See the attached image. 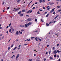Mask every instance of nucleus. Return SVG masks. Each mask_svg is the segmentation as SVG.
<instances>
[{"label": "nucleus", "mask_w": 61, "mask_h": 61, "mask_svg": "<svg viewBox=\"0 0 61 61\" xmlns=\"http://www.w3.org/2000/svg\"><path fill=\"white\" fill-rule=\"evenodd\" d=\"M35 38V37H32L31 38V39H33V38Z\"/></svg>", "instance_id": "56"}, {"label": "nucleus", "mask_w": 61, "mask_h": 61, "mask_svg": "<svg viewBox=\"0 0 61 61\" xmlns=\"http://www.w3.org/2000/svg\"><path fill=\"white\" fill-rule=\"evenodd\" d=\"M49 58H50V59H51V60H52V59H53V58H52L51 57H49Z\"/></svg>", "instance_id": "23"}, {"label": "nucleus", "mask_w": 61, "mask_h": 61, "mask_svg": "<svg viewBox=\"0 0 61 61\" xmlns=\"http://www.w3.org/2000/svg\"><path fill=\"white\" fill-rule=\"evenodd\" d=\"M49 13H48V14H47L46 15V17H48V16H49Z\"/></svg>", "instance_id": "14"}, {"label": "nucleus", "mask_w": 61, "mask_h": 61, "mask_svg": "<svg viewBox=\"0 0 61 61\" xmlns=\"http://www.w3.org/2000/svg\"><path fill=\"white\" fill-rule=\"evenodd\" d=\"M4 36H3V37H2V39H4Z\"/></svg>", "instance_id": "63"}, {"label": "nucleus", "mask_w": 61, "mask_h": 61, "mask_svg": "<svg viewBox=\"0 0 61 61\" xmlns=\"http://www.w3.org/2000/svg\"><path fill=\"white\" fill-rule=\"evenodd\" d=\"M17 48V47H15V48L13 49V50H15V49H16V48Z\"/></svg>", "instance_id": "25"}, {"label": "nucleus", "mask_w": 61, "mask_h": 61, "mask_svg": "<svg viewBox=\"0 0 61 61\" xmlns=\"http://www.w3.org/2000/svg\"><path fill=\"white\" fill-rule=\"evenodd\" d=\"M42 0H39V2L40 3H42Z\"/></svg>", "instance_id": "17"}, {"label": "nucleus", "mask_w": 61, "mask_h": 61, "mask_svg": "<svg viewBox=\"0 0 61 61\" xmlns=\"http://www.w3.org/2000/svg\"><path fill=\"white\" fill-rule=\"evenodd\" d=\"M42 2H45V0H43L42 1Z\"/></svg>", "instance_id": "43"}, {"label": "nucleus", "mask_w": 61, "mask_h": 61, "mask_svg": "<svg viewBox=\"0 0 61 61\" xmlns=\"http://www.w3.org/2000/svg\"><path fill=\"white\" fill-rule=\"evenodd\" d=\"M55 35H56V36H57V37H58V34L57 33Z\"/></svg>", "instance_id": "27"}, {"label": "nucleus", "mask_w": 61, "mask_h": 61, "mask_svg": "<svg viewBox=\"0 0 61 61\" xmlns=\"http://www.w3.org/2000/svg\"><path fill=\"white\" fill-rule=\"evenodd\" d=\"M9 8H10L9 7H8L7 8V9H9Z\"/></svg>", "instance_id": "50"}, {"label": "nucleus", "mask_w": 61, "mask_h": 61, "mask_svg": "<svg viewBox=\"0 0 61 61\" xmlns=\"http://www.w3.org/2000/svg\"><path fill=\"white\" fill-rule=\"evenodd\" d=\"M57 53H59L60 52V51H59L58 50H57Z\"/></svg>", "instance_id": "44"}, {"label": "nucleus", "mask_w": 61, "mask_h": 61, "mask_svg": "<svg viewBox=\"0 0 61 61\" xmlns=\"http://www.w3.org/2000/svg\"><path fill=\"white\" fill-rule=\"evenodd\" d=\"M21 14V11H19L18 13V14H19V15H20Z\"/></svg>", "instance_id": "9"}, {"label": "nucleus", "mask_w": 61, "mask_h": 61, "mask_svg": "<svg viewBox=\"0 0 61 61\" xmlns=\"http://www.w3.org/2000/svg\"><path fill=\"white\" fill-rule=\"evenodd\" d=\"M46 25L47 26H49V24H48V23H46Z\"/></svg>", "instance_id": "10"}, {"label": "nucleus", "mask_w": 61, "mask_h": 61, "mask_svg": "<svg viewBox=\"0 0 61 61\" xmlns=\"http://www.w3.org/2000/svg\"><path fill=\"white\" fill-rule=\"evenodd\" d=\"M47 53H48V52L47 53V52H46V55H47Z\"/></svg>", "instance_id": "60"}, {"label": "nucleus", "mask_w": 61, "mask_h": 61, "mask_svg": "<svg viewBox=\"0 0 61 61\" xmlns=\"http://www.w3.org/2000/svg\"><path fill=\"white\" fill-rule=\"evenodd\" d=\"M27 40L28 41H30V39L28 40V39H27L26 40H25V41H27Z\"/></svg>", "instance_id": "24"}, {"label": "nucleus", "mask_w": 61, "mask_h": 61, "mask_svg": "<svg viewBox=\"0 0 61 61\" xmlns=\"http://www.w3.org/2000/svg\"><path fill=\"white\" fill-rule=\"evenodd\" d=\"M57 7H58V8H60V6H57Z\"/></svg>", "instance_id": "29"}, {"label": "nucleus", "mask_w": 61, "mask_h": 61, "mask_svg": "<svg viewBox=\"0 0 61 61\" xmlns=\"http://www.w3.org/2000/svg\"><path fill=\"white\" fill-rule=\"evenodd\" d=\"M55 47H53V50H55Z\"/></svg>", "instance_id": "31"}, {"label": "nucleus", "mask_w": 61, "mask_h": 61, "mask_svg": "<svg viewBox=\"0 0 61 61\" xmlns=\"http://www.w3.org/2000/svg\"><path fill=\"white\" fill-rule=\"evenodd\" d=\"M14 46V45L13 44L12 45H11V47H13V46Z\"/></svg>", "instance_id": "39"}, {"label": "nucleus", "mask_w": 61, "mask_h": 61, "mask_svg": "<svg viewBox=\"0 0 61 61\" xmlns=\"http://www.w3.org/2000/svg\"><path fill=\"white\" fill-rule=\"evenodd\" d=\"M51 53V52L50 51H49V55H50V53Z\"/></svg>", "instance_id": "53"}, {"label": "nucleus", "mask_w": 61, "mask_h": 61, "mask_svg": "<svg viewBox=\"0 0 61 61\" xmlns=\"http://www.w3.org/2000/svg\"><path fill=\"white\" fill-rule=\"evenodd\" d=\"M29 11H30V10H29V11H27L26 13L27 14H28V13H29Z\"/></svg>", "instance_id": "36"}, {"label": "nucleus", "mask_w": 61, "mask_h": 61, "mask_svg": "<svg viewBox=\"0 0 61 61\" xmlns=\"http://www.w3.org/2000/svg\"><path fill=\"white\" fill-rule=\"evenodd\" d=\"M30 20H31V19L29 18L27 20L28 21H29Z\"/></svg>", "instance_id": "18"}, {"label": "nucleus", "mask_w": 61, "mask_h": 61, "mask_svg": "<svg viewBox=\"0 0 61 61\" xmlns=\"http://www.w3.org/2000/svg\"><path fill=\"white\" fill-rule=\"evenodd\" d=\"M11 23H10L9 25V26H10L11 25Z\"/></svg>", "instance_id": "28"}, {"label": "nucleus", "mask_w": 61, "mask_h": 61, "mask_svg": "<svg viewBox=\"0 0 61 61\" xmlns=\"http://www.w3.org/2000/svg\"><path fill=\"white\" fill-rule=\"evenodd\" d=\"M32 24V22H29L27 24V25L29 26V25H31Z\"/></svg>", "instance_id": "3"}, {"label": "nucleus", "mask_w": 61, "mask_h": 61, "mask_svg": "<svg viewBox=\"0 0 61 61\" xmlns=\"http://www.w3.org/2000/svg\"><path fill=\"white\" fill-rule=\"evenodd\" d=\"M34 5H35V3H34V4H33V5H32V6H33Z\"/></svg>", "instance_id": "62"}, {"label": "nucleus", "mask_w": 61, "mask_h": 61, "mask_svg": "<svg viewBox=\"0 0 61 61\" xmlns=\"http://www.w3.org/2000/svg\"><path fill=\"white\" fill-rule=\"evenodd\" d=\"M37 14H38L39 15L40 14V13H39V11H38L37 12Z\"/></svg>", "instance_id": "32"}, {"label": "nucleus", "mask_w": 61, "mask_h": 61, "mask_svg": "<svg viewBox=\"0 0 61 61\" xmlns=\"http://www.w3.org/2000/svg\"><path fill=\"white\" fill-rule=\"evenodd\" d=\"M34 56H36V55L35 54H34Z\"/></svg>", "instance_id": "57"}, {"label": "nucleus", "mask_w": 61, "mask_h": 61, "mask_svg": "<svg viewBox=\"0 0 61 61\" xmlns=\"http://www.w3.org/2000/svg\"><path fill=\"white\" fill-rule=\"evenodd\" d=\"M11 29H10L9 31V32H11Z\"/></svg>", "instance_id": "46"}, {"label": "nucleus", "mask_w": 61, "mask_h": 61, "mask_svg": "<svg viewBox=\"0 0 61 61\" xmlns=\"http://www.w3.org/2000/svg\"><path fill=\"white\" fill-rule=\"evenodd\" d=\"M38 39H39V41H41V39L39 38H38Z\"/></svg>", "instance_id": "20"}, {"label": "nucleus", "mask_w": 61, "mask_h": 61, "mask_svg": "<svg viewBox=\"0 0 61 61\" xmlns=\"http://www.w3.org/2000/svg\"><path fill=\"white\" fill-rule=\"evenodd\" d=\"M19 54H18L17 55L16 57V60H17V58H18L19 57Z\"/></svg>", "instance_id": "5"}, {"label": "nucleus", "mask_w": 61, "mask_h": 61, "mask_svg": "<svg viewBox=\"0 0 61 61\" xmlns=\"http://www.w3.org/2000/svg\"><path fill=\"white\" fill-rule=\"evenodd\" d=\"M54 57H56V55L55 54L54 55Z\"/></svg>", "instance_id": "22"}, {"label": "nucleus", "mask_w": 61, "mask_h": 61, "mask_svg": "<svg viewBox=\"0 0 61 61\" xmlns=\"http://www.w3.org/2000/svg\"><path fill=\"white\" fill-rule=\"evenodd\" d=\"M10 47H9L8 48V50H9L10 49Z\"/></svg>", "instance_id": "45"}, {"label": "nucleus", "mask_w": 61, "mask_h": 61, "mask_svg": "<svg viewBox=\"0 0 61 61\" xmlns=\"http://www.w3.org/2000/svg\"><path fill=\"white\" fill-rule=\"evenodd\" d=\"M36 8V7H33L32 8V9L33 10H34V9H35V8Z\"/></svg>", "instance_id": "26"}, {"label": "nucleus", "mask_w": 61, "mask_h": 61, "mask_svg": "<svg viewBox=\"0 0 61 61\" xmlns=\"http://www.w3.org/2000/svg\"><path fill=\"white\" fill-rule=\"evenodd\" d=\"M43 9H44V10H45V9H46L45 7H43Z\"/></svg>", "instance_id": "30"}, {"label": "nucleus", "mask_w": 61, "mask_h": 61, "mask_svg": "<svg viewBox=\"0 0 61 61\" xmlns=\"http://www.w3.org/2000/svg\"><path fill=\"white\" fill-rule=\"evenodd\" d=\"M53 53L54 54H56V53H57V51H56V50H55L54 51Z\"/></svg>", "instance_id": "1"}, {"label": "nucleus", "mask_w": 61, "mask_h": 61, "mask_svg": "<svg viewBox=\"0 0 61 61\" xmlns=\"http://www.w3.org/2000/svg\"><path fill=\"white\" fill-rule=\"evenodd\" d=\"M41 21L42 22H44V21L42 20V19H41Z\"/></svg>", "instance_id": "58"}, {"label": "nucleus", "mask_w": 61, "mask_h": 61, "mask_svg": "<svg viewBox=\"0 0 61 61\" xmlns=\"http://www.w3.org/2000/svg\"><path fill=\"white\" fill-rule=\"evenodd\" d=\"M49 4H50L51 5H53L54 4V2H49Z\"/></svg>", "instance_id": "4"}, {"label": "nucleus", "mask_w": 61, "mask_h": 61, "mask_svg": "<svg viewBox=\"0 0 61 61\" xmlns=\"http://www.w3.org/2000/svg\"><path fill=\"white\" fill-rule=\"evenodd\" d=\"M32 12V10H30V11H29V12L30 13H31V12Z\"/></svg>", "instance_id": "33"}, {"label": "nucleus", "mask_w": 61, "mask_h": 61, "mask_svg": "<svg viewBox=\"0 0 61 61\" xmlns=\"http://www.w3.org/2000/svg\"><path fill=\"white\" fill-rule=\"evenodd\" d=\"M39 11H42V10H41L40 9H39Z\"/></svg>", "instance_id": "49"}, {"label": "nucleus", "mask_w": 61, "mask_h": 61, "mask_svg": "<svg viewBox=\"0 0 61 61\" xmlns=\"http://www.w3.org/2000/svg\"><path fill=\"white\" fill-rule=\"evenodd\" d=\"M2 27L1 26H0V29H2Z\"/></svg>", "instance_id": "47"}, {"label": "nucleus", "mask_w": 61, "mask_h": 61, "mask_svg": "<svg viewBox=\"0 0 61 61\" xmlns=\"http://www.w3.org/2000/svg\"><path fill=\"white\" fill-rule=\"evenodd\" d=\"M55 8H54L53 9H52V10H51L50 12L51 13H52V12H54V10H55Z\"/></svg>", "instance_id": "2"}, {"label": "nucleus", "mask_w": 61, "mask_h": 61, "mask_svg": "<svg viewBox=\"0 0 61 61\" xmlns=\"http://www.w3.org/2000/svg\"><path fill=\"white\" fill-rule=\"evenodd\" d=\"M49 46V45H47V47H48Z\"/></svg>", "instance_id": "61"}, {"label": "nucleus", "mask_w": 61, "mask_h": 61, "mask_svg": "<svg viewBox=\"0 0 61 61\" xmlns=\"http://www.w3.org/2000/svg\"><path fill=\"white\" fill-rule=\"evenodd\" d=\"M50 8H48L47 9V10H49V9H50Z\"/></svg>", "instance_id": "40"}, {"label": "nucleus", "mask_w": 61, "mask_h": 61, "mask_svg": "<svg viewBox=\"0 0 61 61\" xmlns=\"http://www.w3.org/2000/svg\"><path fill=\"white\" fill-rule=\"evenodd\" d=\"M20 16H23L24 15L23 14H20Z\"/></svg>", "instance_id": "8"}, {"label": "nucleus", "mask_w": 61, "mask_h": 61, "mask_svg": "<svg viewBox=\"0 0 61 61\" xmlns=\"http://www.w3.org/2000/svg\"><path fill=\"white\" fill-rule=\"evenodd\" d=\"M34 32H35H35H38V30H36V31H34Z\"/></svg>", "instance_id": "42"}, {"label": "nucleus", "mask_w": 61, "mask_h": 61, "mask_svg": "<svg viewBox=\"0 0 61 61\" xmlns=\"http://www.w3.org/2000/svg\"><path fill=\"white\" fill-rule=\"evenodd\" d=\"M27 45V44H26L24 45V46H26Z\"/></svg>", "instance_id": "51"}, {"label": "nucleus", "mask_w": 61, "mask_h": 61, "mask_svg": "<svg viewBox=\"0 0 61 61\" xmlns=\"http://www.w3.org/2000/svg\"><path fill=\"white\" fill-rule=\"evenodd\" d=\"M44 14H47V12H45Z\"/></svg>", "instance_id": "55"}, {"label": "nucleus", "mask_w": 61, "mask_h": 61, "mask_svg": "<svg viewBox=\"0 0 61 61\" xmlns=\"http://www.w3.org/2000/svg\"><path fill=\"white\" fill-rule=\"evenodd\" d=\"M11 30L12 31V32H14V29H13L11 28Z\"/></svg>", "instance_id": "16"}, {"label": "nucleus", "mask_w": 61, "mask_h": 61, "mask_svg": "<svg viewBox=\"0 0 61 61\" xmlns=\"http://www.w3.org/2000/svg\"><path fill=\"white\" fill-rule=\"evenodd\" d=\"M28 25H27V24H25V27H27V26H28Z\"/></svg>", "instance_id": "19"}, {"label": "nucleus", "mask_w": 61, "mask_h": 61, "mask_svg": "<svg viewBox=\"0 0 61 61\" xmlns=\"http://www.w3.org/2000/svg\"><path fill=\"white\" fill-rule=\"evenodd\" d=\"M19 33L20 34H22V32H21L20 31V30L19 31Z\"/></svg>", "instance_id": "12"}, {"label": "nucleus", "mask_w": 61, "mask_h": 61, "mask_svg": "<svg viewBox=\"0 0 61 61\" xmlns=\"http://www.w3.org/2000/svg\"><path fill=\"white\" fill-rule=\"evenodd\" d=\"M61 11V9L60 10H59L58 11V12H60V11Z\"/></svg>", "instance_id": "38"}, {"label": "nucleus", "mask_w": 61, "mask_h": 61, "mask_svg": "<svg viewBox=\"0 0 61 61\" xmlns=\"http://www.w3.org/2000/svg\"><path fill=\"white\" fill-rule=\"evenodd\" d=\"M35 20L36 22H37V19H36V18L35 19Z\"/></svg>", "instance_id": "37"}, {"label": "nucleus", "mask_w": 61, "mask_h": 61, "mask_svg": "<svg viewBox=\"0 0 61 61\" xmlns=\"http://www.w3.org/2000/svg\"><path fill=\"white\" fill-rule=\"evenodd\" d=\"M14 57H15V55H13V56L11 57V58H13V57H14Z\"/></svg>", "instance_id": "34"}, {"label": "nucleus", "mask_w": 61, "mask_h": 61, "mask_svg": "<svg viewBox=\"0 0 61 61\" xmlns=\"http://www.w3.org/2000/svg\"><path fill=\"white\" fill-rule=\"evenodd\" d=\"M58 16H59V15H58L56 16V17L54 19H56Z\"/></svg>", "instance_id": "15"}, {"label": "nucleus", "mask_w": 61, "mask_h": 61, "mask_svg": "<svg viewBox=\"0 0 61 61\" xmlns=\"http://www.w3.org/2000/svg\"><path fill=\"white\" fill-rule=\"evenodd\" d=\"M32 61V59H29V61Z\"/></svg>", "instance_id": "21"}, {"label": "nucleus", "mask_w": 61, "mask_h": 61, "mask_svg": "<svg viewBox=\"0 0 61 61\" xmlns=\"http://www.w3.org/2000/svg\"><path fill=\"white\" fill-rule=\"evenodd\" d=\"M8 27H9V26H7L6 27V28H8Z\"/></svg>", "instance_id": "54"}, {"label": "nucleus", "mask_w": 61, "mask_h": 61, "mask_svg": "<svg viewBox=\"0 0 61 61\" xmlns=\"http://www.w3.org/2000/svg\"><path fill=\"white\" fill-rule=\"evenodd\" d=\"M15 34H16V35H18V34H19V32H18V31H17L16 32Z\"/></svg>", "instance_id": "6"}, {"label": "nucleus", "mask_w": 61, "mask_h": 61, "mask_svg": "<svg viewBox=\"0 0 61 61\" xmlns=\"http://www.w3.org/2000/svg\"><path fill=\"white\" fill-rule=\"evenodd\" d=\"M38 3L37 2L35 3V5H37V4Z\"/></svg>", "instance_id": "48"}, {"label": "nucleus", "mask_w": 61, "mask_h": 61, "mask_svg": "<svg viewBox=\"0 0 61 61\" xmlns=\"http://www.w3.org/2000/svg\"><path fill=\"white\" fill-rule=\"evenodd\" d=\"M25 26L24 25H22V27H25Z\"/></svg>", "instance_id": "59"}, {"label": "nucleus", "mask_w": 61, "mask_h": 61, "mask_svg": "<svg viewBox=\"0 0 61 61\" xmlns=\"http://www.w3.org/2000/svg\"><path fill=\"white\" fill-rule=\"evenodd\" d=\"M20 8H19L16 9V10H19V9H20Z\"/></svg>", "instance_id": "41"}, {"label": "nucleus", "mask_w": 61, "mask_h": 61, "mask_svg": "<svg viewBox=\"0 0 61 61\" xmlns=\"http://www.w3.org/2000/svg\"><path fill=\"white\" fill-rule=\"evenodd\" d=\"M25 10H22V12H25Z\"/></svg>", "instance_id": "13"}, {"label": "nucleus", "mask_w": 61, "mask_h": 61, "mask_svg": "<svg viewBox=\"0 0 61 61\" xmlns=\"http://www.w3.org/2000/svg\"><path fill=\"white\" fill-rule=\"evenodd\" d=\"M59 56H58V55H57V57H59Z\"/></svg>", "instance_id": "64"}, {"label": "nucleus", "mask_w": 61, "mask_h": 61, "mask_svg": "<svg viewBox=\"0 0 61 61\" xmlns=\"http://www.w3.org/2000/svg\"><path fill=\"white\" fill-rule=\"evenodd\" d=\"M21 31H22L23 32H24V31H25V30H23L22 29L21 30Z\"/></svg>", "instance_id": "35"}, {"label": "nucleus", "mask_w": 61, "mask_h": 61, "mask_svg": "<svg viewBox=\"0 0 61 61\" xmlns=\"http://www.w3.org/2000/svg\"><path fill=\"white\" fill-rule=\"evenodd\" d=\"M17 2L18 3H20V0H17Z\"/></svg>", "instance_id": "11"}, {"label": "nucleus", "mask_w": 61, "mask_h": 61, "mask_svg": "<svg viewBox=\"0 0 61 61\" xmlns=\"http://www.w3.org/2000/svg\"><path fill=\"white\" fill-rule=\"evenodd\" d=\"M35 39L36 41H38V40L37 39H38V38H37V37H36L35 38Z\"/></svg>", "instance_id": "7"}, {"label": "nucleus", "mask_w": 61, "mask_h": 61, "mask_svg": "<svg viewBox=\"0 0 61 61\" xmlns=\"http://www.w3.org/2000/svg\"><path fill=\"white\" fill-rule=\"evenodd\" d=\"M26 16H28V17H29V16L28 15H26Z\"/></svg>", "instance_id": "52"}]
</instances>
